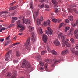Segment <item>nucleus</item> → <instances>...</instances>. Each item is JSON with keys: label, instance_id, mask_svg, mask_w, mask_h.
<instances>
[{"label": "nucleus", "instance_id": "1", "mask_svg": "<svg viewBox=\"0 0 78 78\" xmlns=\"http://www.w3.org/2000/svg\"><path fill=\"white\" fill-rule=\"evenodd\" d=\"M31 67V66L28 62H26L25 59H24L22 62V67L23 68H26L27 69H30Z\"/></svg>", "mask_w": 78, "mask_h": 78}, {"label": "nucleus", "instance_id": "2", "mask_svg": "<svg viewBox=\"0 0 78 78\" xmlns=\"http://www.w3.org/2000/svg\"><path fill=\"white\" fill-rule=\"evenodd\" d=\"M47 30L45 31V33L49 36V34L50 35H52L53 33V30L51 29V28L49 27H48L47 28Z\"/></svg>", "mask_w": 78, "mask_h": 78}, {"label": "nucleus", "instance_id": "3", "mask_svg": "<svg viewBox=\"0 0 78 78\" xmlns=\"http://www.w3.org/2000/svg\"><path fill=\"white\" fill-rule=\"evenodd\" d=\"M36 59L38 61H40L39 64L40 66H44V63L41 61L42 58L40 55H37V56H36Z\"/></svg>", "mask_w": 78, "mask_h": 78}, {"label": "nucleus", "instance_id": "4", "mask_svg": "<svg viewBox=\"0 0 78 78\" xmlns=\"http://www.w3.org/2000/svg\"><path fill=\"white\" fill-rule=\"evenodd\" d=\"M53 61L54 63L51 65V66L52 67H55V65L58 64L59 62V61L56 58H55L53 59Z\"/></svg>", "mask_w": 78, "mask_h": 78}, {"label": "nucleus", "instance_id": "5", "mask_svg": "<svg viewBox=\"0 0 78 78\" xmlns=\"http://www.w3.org/2000/svg\"><path fill=\"white\" fill-rule=\"evenodd\" d=\"M32 20H30V19H29L28 21V20L27 19H26V20L24 21V23H25V24L27 23V24H28V25H29V26H30Z\"/></svg>", "mask_w": 78, "mask_h": 78}, {"label": "nucleus", "instance_id": "6", "mask_svg": "<svg viewBox=\"0 0 78 78\" xmlns=\"http://www.w3.org/2000/svg\"><path fill=\"white\" fill-rule=\"evenodd\" d=\"M31 35L32 36V42L33 43L35 42L36 41V36H34V34L33 33H31Z\"/></svg>", "mask_w": 78, "mask_h": 78}, {"label": "nucleus", "instance_id": "7", "mask_svg": "<svg viewBox=\"0 0 78 78\" xmlns=\"http://www.w3.org/2000/svg\"><path fill=\"white\" fill-rule=\"evenodd\" d=\"M30 45V39L29 38L27 39L25 44V47L27 48H29V46Z\"/></svg>", "mask_w": 78, "mask_h": 78}, {"label": "nucleus", "instance_id": "8", "mask_svg": "<svg viewBox=\"0 0 78 78\" xmlns=\"http://www.w3.org/2000/svg\"><path fill=\"white\" fill-rule=\"evenodd\" d=\"M66 40L67 41H63V42L65 43V45H66L67 47H69L70 46V44L68 43L69 40L67 39H66Z\"/></svg>", "mask_w": 78, "mask_h": 78}, {"label": "nucleus", "instance_id": "9", "mask_svg": "<svg viewBox=\"0 0 78 78\" xmlns=\"http://www.w3.org/2000/svg\"><path fill=\"white\" fill-rule=\"evenodd\" d=\"M42 39L43 41L46 43L47 41V38L46 35L45 34H43L42 37Z\"/></svg>", "mask_w": 78, "mask_h": 78}, {"label": "nucleus", "instance_id": "10", "mask_svg": "<svg viewBox=\"0 0 78 78\" xmlns=\"http://www.w3.org/2000/svg\"><path fill=\"white\" fill-rule=\"evenodd\" d=\"M54 44L55 45L57 46H59L60 44V42L57 39L55 40Z\"/></svg>", "mask_w": 78, "mask_h": 78}, {"label": "nucleus", "instance_id": "11", "mask_svg": "<svg viewBox=\"0 0 78 78\" xmlns=\"http://www.w3.org/2000/svg\"><path fill=\"white\" fill-rule=\"evenodd\" d=\"M10 55L9 54H6L5 55V59L6 61H8L9 59Z\"/></svg>", "mask_w": 78, "mask_h": 78}, {"label": "nucleus", "instance_id": "12", "mask_svg": "<svg viewBox=\"0 0 78 78\" xmlns=\"http://www.w3.org/2000/svg\"><path fill=\"white\" fill-rule=\"evenodd\" d=\"M27 27H29V31L30 32H32L34 30V27L29 26V25H28V24H27Z\"/></svg>", "mask_w": 78, "mask_h": 78}, {"label": "nucleus", "instance_id": "13", "mask_svg": "<svg viewBox=\"0 0 78 78\" xmlns=\"http://www.w3.org/2000/svg\"><path fill=\"white\" fill-rule=\"evenodd\" d=\"M69 20L70 21H74V18L73 16L70 15L68 17Z\"/></svg>", "mask_w": 78, "mask_h": 78}, {"label": "nucleus", "instance_id": "14", "mask_svg": "<svg viewBox=\"0 0 78 78\" xmlns=\"http://www.w3.org/2000/svg\"><path fill=\"white\" fill-rule=\"evenodd\" d=\"M52 60L49 58H47L45 60V62L48 63V64H51V62H52Z\"/></svg>", "mask_w": 78, "mask_h": 78}, {"label": "nucleus", "instance_id": "15", "mask_svg": "<svg viewBox=\"0 0 78 78\" xmlns=\"http://www.w3.org/2000/svg\"><path fill=\"white\" fill-rule=\"evenodd\" d=\"M52 2L54 4V5L55 7H56L58 4L56 0H52Z\"/></svg>", "mask_w": 78, "mask_h": 78}, {"label": "nucleus", "instance_id": "16", "mask_svg": "<svg viewBox=\"0 0 78 78\" xmlns=\"http://www.w3.org/2000/svg\"><path fill=\"white\" fill-rule=\"evenodd\" d=\"M17 27H19L22 26V22L19 20L17 21Z\"/></svg>", "mask_w": 78, "mask_h": 78}, {"label": "nucleus", "instance_id": "17", "mask_svg": "<svg viewBox=\"0 0 78 78\" xmlns=\"http://www.w3.org/2000/svg\"><path fill=\"white\" fill-rule=\"evenodd\" d=\"M20 27V28H21L20 30V31L21 32L23 31V30H25V26H22V25L20 27Z\"/></svg>", "mask_w": 78, "mask_h": 78}, {"label": "nucleus", "instance_id": "18", "mask_svg": "<svg viewBox=\"0 0 78 78\" xmlns=\"http://www.w3.org/2000/svg\"><path fill=\"white\" fill-rule=\"evenodd\" d=\"M69 52V51L68 50H65L64 51H62L61 52V54L62 55H64L65 54H66L67 53Z\"/></svg>", "mask_w": 78, "mask_h": 78}, {"label": "nucleus", "instance_id": "19", "mask_svg": "<svg viewBox=\"0 0 78 78\" xmlns=\"http://www.w3.org/2000/svg\"><path fill=\"white\" fill-rule=\"evenodd\" d=\"M11 76V74L10 72H8L6 74V77L7 78H9Z\"/></svg>", "mask_w": 78, "mask_h": 78}, {"label": "nucleus", "instance_id": "20", "mask_svg": "<svg viewBox=\"0 0 78 78\" xmlns=\"http://www.w3.org/2000/svg\"><path fill=\"white\" fill-rule=\"evenodd\" d=\"M21 55V53L18 51H17L16 52V55L18 56L19 57Z\"/></svg>", "mask_w": 78, "mask_h": 78}, {"label": "nucleus", "instance_id": "21", "mask_svg": "<svg viewBox=\"0 0 78 78\" xmlns=\"http://www.w3.org/2000/svg\"><path fill=\"white\" fill-rule=\"evenodd\" d=\"M51 52L52 54L54 55H56L57 54V52L54 50H52Z\"/></svg>", "mask_w": 78, "mask_h": 78}, {"label": "nucleus", "instance_id": "22", "mask_svg": "<svg viewBox=\"0 0 78 78\" xmlns=\"http://www.w3.org/2000/svg\"><path fill=\"white\" fill-rule=\"evenodd\" d=\"M41 21H40V20L39 19H37V25H40L41 24Z\"/></svg>", "mask_w": 78, "mask_h": 78}, {"label": "nucleus", "instance_id": "23", "mask_svg": "<svg viewBox=\"0 0 78 78\" xmlns=\"http://www.w3.org/2000/svg\"><path fill=\"white\" fill-rule=\"evenodd\" d=\"M17 7V6H16L14 7H11L9 8V10H11V11L13 10L16 9Z\"/></svg>", "mask_w": 78, "mask_h": 78}, {"label": "nucleus", "instance_id": "24", "mask_svg": "<svg viewBox=\"0 0 78 78\" xmlns=\"http://www.w3.org/2000/svg\"><path fill=\"white\" fill-rule=\"evenodd\" d=\"M70 29V28L68 27H66L65 28V32H67L68 30H69Z\"/></svg>", "mask_w": 78, "mask_h": 78}, {"label": "nucleus", "instance_id": "25", "mask_svg": "<svg viewBox=\"0 0 78 78\" xmlns=\"http://www.w3.org/2000/svg\"><path fill=\"white\" fill-rule=\"evenodd\" d=\"M8 12L7 11H2L0 12V16L4 13H7Z\"/></svg>", "mask_w": 78, "mask_h": 78}, {"label": "nucleus", "instance_id": "26", "mask_svg": "<svg viewBox=\"0 0 78 78\" xmlns=\"http://www.w3.org/2000/svg\"><path fill=\"white\" fill-rule=\"evenodd\" d=\"M12 21H16L18 20V18L17 17H12Z\"/></svg>", "mask_w": 78, "mask_h": 78}, {"label": "nucleus", "instance_id": "27", "mask_svg": "<svg viewBox=\"0 0 78 78\" xmlns=\"http://www.w3.org/2000/svg\"><path fill=\"white\" fill-rule=\"evenodd\" d=\"M73 11L75 12L76 14H78V11L76 8H74L73 9Z\"/></svg>", "mask_w": 78, "mask_h": 78}, {"label": "nucleus", "instance_id": "28", "mask_svg": "<svg viewBox=\"0 0 78 78\" xmlns=\"http://www.w3.org/2000/svg\"><path fill=\"white\" fill-rule=\"evenodd\" d=\"M52 21L54 23H56L57 21V19H56V18H54L53 19Z\"/></svg>", "mask_w": 78, "mask_h": 78}, {"label": "nucleus", "instance_id": "29", "mask_svg": "<svg viewBox=\"0 0 78 78\" xmlns=\"http://www.w3.org/2000/svg\"><path fill=\"white\" fill-rule=\"evenodd\" d=\"M61 39L62 40V42H63V41H66L65 40H66V38L65 37H64V36H62L61 37Z\"/></svg>", "mask_w": 78, "mask_h": 78}, {"label": "nucleus", "instance_id": "30", "mask_svg": "<svg viewBox=\"0 0 78 78\" xmlns=\"http://www.w3.org/2000/svg\"><path fill=\"white\" fill-rule=\"evenodd\" d=\"M68 12H72L73 11V9L70 8H68Z\"/></svg>", "mask_w": 78, "mask_h": 78}, {"label": "nucleus", "instance_id": "31", "mask_svg": "<svg viewBox=\"0 0 78 78\" xmlns=\"http://www.w3.org/2000/svg\"><path fill=\"white\" fill-rule=\"evenodd\" d=\"M47 50L48 51V52H51V51L50 49V48H49V47L47 46Z\"/></svg>", "mask_w": 78, "mask_h": 78}, {"label": "nucleus", "instance_id": "32", "mask_svg": "<svg viewBox=\"0 0 78 78\" xmlns=\"http://www.w3.org/2000/svg\"><path fill=\"white\" fill-rule=\"evenodd\" d=\"M64 23H62L60 24V25H59V28H61V27H62L63 26V25H64Z\"/></svg>", "mask_w": 78, "mask_h": 78}, {"label": "nucleus", "instance_id": "33", "mask_svg": "<svg viewBox=\"0 0 78 78\" xmlns=\"http://www.w3.org/2000/svg\"><path fill=\"white\" fill-rule=\"evenodd\" d=\"M5 28L4 27H2V28H0V32H2V30H5Z\"/></svg>", "mask_w": 78, "mask_h": 78}, {"label": "nucleus", "instance_id": "34", "mask_svg": "<svg viewBox=\"0 0 78 78\" xmlns=\"http://www.w3.org/2000/svg\"><path fill=\"white\" fill-rule=\"evenodd\" d=\"M46 51H42L41 52V55H43L44 54H45L46 53Z\"/></svg>", "mask_w": 78, "mask_h": 78}, {"label": "nucleus", "instance_id": "35", "mask_svg": "<svg viewBox=\"0 0 78 78\" xmlns=\"http://www.w3.org/2000/svg\"><path fill=\"white\" fill-rule=\"evenodd\" d=\"M71 50L73 53H74L75 52V49L74 48L71 49Z\"/></svg>", "mask_w": 78, "mask_h": 78}, {"label": "nucleus", "instance_id": "36", "mask_svg": "<svg viewBox=\"0 0 78 78\" xmlns=\"http://www.w3.org/2000/svg\"><path fill=\"white\" fill-rule=\"evenodd\" d=\"M78 32V30H75L74 32V34L75 35L76 34H77V33Z\"/></svg>", "mask_w": 78, "mask_h": 78}, {"label": "nucleus", "instance_id": "37", "mask_svg": "<svg viewBox=\"0 0 78 78\" xmlns=\"http://www.w3.org/2000/svg\"><path fill=\"white\" fill-rule=\"evenodd\" d=\"M12 50H9L8 51V52H7L6 54H9V55L10 54H12Z\"/></svg>", "mask_w": 78, "mask_h": 78}, {"label": "nucleus", "instance_id": "38", "mask_svg": "<svg viewBox=\"0 0 78 78\" xmlns=\"http://www.w3.org/2000/svg\"><path fill=\"white\" fill-rule=\"evenodd\" d=\"M63 34L62 33H60L59 34L58 36V37L60 38L62 37L63 35Z\"/></svg>", "mask_w": 78, "mask_h": 78}, {"label": "nucleus", "instance_id": "39", "mask_svg": "<svg viewBox=\"0 0 78 78\" xmlns=\"http://www.w3.org/2000/svg\"><path fill=\"white\" fill-rule=\"evenodd\" d=\"M44 4H42V5H41V6H40V9L44 7Z\"/></svg>", "mask_w": 78, "mask_h": 78}, {"label": "nucleus", "instance_id": "40", "mask_svg": "<svg viewBox=\"0 0 78 78\" xmlns=\"http://www.w3.org/2000/svg\"><path fill=\"white\" fill-rule=\"evenodd\" d=\"M47 22L48 23V26H50V23L51 22L50 21V20H48V21H47Z\"/></svg>", "mask_w": 78, "mask_h": 78}, {"label": "nucleus", "instance_id": "41", "mask_svg": "<svg viewBox=\"0 0 78 78\" xmlns=\"http://www.w3.org/2000/svg\"><path fill=\"white\" fill-rule=\"evenodd\" d=\"M5 67V66L3 65V64H2L1 66H0V68L2 69H3Z\"/></svg>", "mask_w": 78, "mask_h": 78}, {"label": "nucleus", "instance_id": "42", "mask_svg": "<svg viewBox=\"0 0 78 78\" xmlns=\"http://www.w3.org/2000/svg\"><path fill=\"white\" fill-rule=\"evenodd\" d=\"M43 17L42 16H41V17H40V20L41 22L42 21H43Z\"/></svg>", "mask_w": 78, "mask_h": 78}, {"label": "nucleus", "instance_id": "43", "mask_svg": "<svg viewBox=\"0 0 78 78\" xmlns=\"http://www.w3.org/2000/svg\"><path fill=\"white\" fill-rule=\"evenodd\" d=\"M46 0H41L39 1V2L41 3H44L45 2Z\"/></svg>", "mask_w": 78, "mask_h": 78}, {"label": "nucleus", "instance_id": "44", "mask_svg": "<svg viewBox=\"0 0 78 78\" xmlns=\"http://www.w3.org/2000/svg\"><path fill=\"white\" fill-rule=\"evenodd\" d=\"M39 31H40V33H41V34L43 32L42 29L41 27L40 28V29H39Z\"/></svg>", "mask_w": 78, "mask_h": 78}, {"label": "nucleus", "instance_id": "45", "mask_svg": "<svg viewBox=\"0 0 78 78\" xmlns=\"http://www.w3.org/2000/svg\"><path fill=\"white\" fill-rule=\"evenodd\" d=\"M48 66V65L47 64H45L44 68H45V69H47V66Z\"/></svg>", "mask_w": 78, "mask_h": 78}, {"label": "nucleus", "instance_id": "46", "mask_svg": "<svg viewBox=\"0 0 78 78\" xmlns=\"http://www.w3.org/2000/svg\"><path fill=\"white\" fill-rule=\"evenodd\" d=\"M47 22H44V23H43V25L44 26H47Z\"/></svg>", "mask_w": 78, "mask_h": 78}, {"label": "nucleus", "instance_id": "47", "mask_svg": "<svg viewBox=\"0 0 78 78\" xmlns=\"http://www.w3.org/2000/svg\"><path fill=\"white\" fill-rule=\"evenodd\" d=\"M20 42L16 43L15 44H13L12 45H14V46H16V45H17L19 44H20Z\"/></svg>", "mask_w": 78, "mask_h": 78}, {"label": "nucleus", "instance_id": "48", "mask_svg": "<svg viewBox=\"0 0 78 78\" xmlns=\"http://www.w3.org/2000/svg\"><path fill=\"white\" fill-rule=\"evenodd\" d=\"M13 24H11L10 25H9V26L8 27V28H10L12 26H13Z\"/></svg>", "mask_w": 78, "mask_h": 78}, {"label": "nucleus", "instance_id": "49", "mask_svg": "<svg viewBox=\"0 0 78 78\" xmlns=\"http://www.w3.org/2000/svg\"><path fill=\"white\" fill-rule=\"evenodd\" d=\"M13 24H11L10 25H9V26L8 27V28H10L12 26H13Z\"/></svg>", "mask_w": 78, "mask_h": 78}, {"label": "nucleus", "instance_id": "50", "mask_svg": "<svg viewBox=\"0 0 78 78\" xmlns=\"http://www.w3.org/2000/svg\"><path fill=\"white\" fill-rule=\"evenodd\" d=\"M70 41H71V42H72V43H73L74 42V39L73 38H71V39H70Z\"/></svg>", "mask_w": 78, "mask_h": 78}, {"label": "nucleus", "instance_id": "51", "mask_svg": "<svg viewBox=\"0 0 78 78\" xmlns=\"http://www.w3.org/2000/svg\"><path fill=\"white\" fill-rule=\"evenodd\" d=\"M72 33L71 32H68L67 35L68 36H70L72 35Z\"/></svg>", "mask_w": 78, "mask_h": 78}, {"label": "nucleus", "instance_id": "52", "mask_svg": "<svg viewBox=\"0 0 78 78\" xmlns=\"http://www.w3.org/2000/svg\"><path fill=\"white\" fill-rule=\"evenodd\" d=\"M18 62V61L16 60H13V62H14V63H17Z\"/></svg>", "mask_w": 78, "mask_h": 78}, {"label": "nucleus", "instance_id": "53", "mask_svg": "<svg viewBox=\"0 0 78 78\" xmlns=\"http://www.w3.org/2000/svg\"><path fill=\"white\" fill-rule=\"evenodd\" d=\"M76 25V24L75 23L74 24H72V26H73V27H75Z\"/></svg>", "mask_w": 78, "mask_h": 78}, {"label": "nucleus", "instance_id": "54", "mask_svg": "<svg viewBox=\"0 0 78 78\" xmlns=\"http://www.w3.org/2000/svg\"><path fill=\"white\" fill-rule=\"evenodd\" d=\"M39 12V10L37 11V12H36V16H37Z\"/></svg>", "mask_w": 78, "mask_h": 78}, {"label": "nucleus", "instance_id": "55", "mask_svg": "<svg viewBox=\"0 0 78 78\" xmlns=\"http://www.w3.org/2000/svg\"><path fill=\"white\" fill-rule=\"evenodd\" d=\"M65 22L66 23H69V20H66Z\"/></svg>", "mask_w": 78, "mask_h": 78}, {"label": "nucleus", "instance_id": "56", "mask_svg": "<svg viewBox=\"0 0 78 78\" xmlns=\"http://www.w3.org/2000/svg\"><path fill=\"white\" fill-rule=\"evenodd\" d=\"M75 37H76V39L78 40V34H77L76 35Z\"/></svg>", "mask_w": 78, "mask_h": 78}, {"label": "nucleus", "instance_id": "57", "mask_svg": "<svg viewBox=\"0 0 78 78\" xmlns=\"http://www.w3.org/2000/svg\"><path fill=\"white\" fill-rule=\"evenodd\" d=\"M45 7L46 8H49L50 7L49 6L47 5H45Z\"/></svg>", "mask_w": 78, "mask_h": 78}, {"label": "nucleus", "instance_id": "58", "mask_svg": "<svg viewBox=\"0 0 78 78\" xmlns=\"http://www.w3.org/2000/svg\"><path fill=\"white\" fill-rule=\"evenodd\" d=\"M4 39H0V43L1 42H3L4 41Z\"/></svg>", "mask_w": 78, "mask_h": 78}, {"label": "nucleus", "instance_id": "59", "mask_svg": "<svg viewBox=\"0 0 78 78\" xmlns=\"http://www.w3.org/2000/svg\"><path fill=\"white\" fill-rule=\"evenodd\" d=\"M62 20H61V19H58V23H60L61 21H62Z\"/></svg>", "mask_w": 78, "mask_h": 78}, {"label": "nucleus", "instance_id": "60", "mask_svg": "<svg viewBox=\"0 0 78 78\" xmlns=\"http://www.w3.org/2000/svg\"><path fill=\"white\" fill-rule=\"evenodd\" d=\"M62 45L63 47H65V43H64L63 42V43H62Z\"/></svg>", "mask_w": 78, "mask_h": 78}, {"label": "nucleus", "instance_id": "61", "mask_svg": "<svg viewBox=\"0 0 78 78\" xmlns=\"http://www.w3.org/2000/svg\"><path fill=\"white\" fill-rule=\"evenodd\" d=\"M75 48L76 49H78V44L76 45Z\"/></svg>", "mask_w": 78, "mask_h": 78}, {"label": "nucleus", "instance_id": "62", "mask_svg": "<svg viewBox=\"0 0 78 78\" xmlns=\"http://www.w3.org/2000/svg\"><path fill=\"white\" fill-rule=\"evenodd\" d=\"M75 52V54L76 55H78V51H76Z\"/></svg>", "mask_w": 78, "mask_h": 78}, {"label": "nucleus", "instance_id": "63", "mask_svg": "<svg viewBox=\"0 0 78 78\" xmlns=\"http://www.w3.org/2000/svg\"><path fill=\"white\" fill-rule=\"evenodd\" d=\"M76 25H78V20H76Z\"/></svg>", "mask_w": 78, "mask_h": 78}, {"label": "nucleus", "instance_id": "64", "mask_svg": "<svg viewBox=\"0 0 78 78\" xmlns=\"http://www.w3.org/2000/svg\"><path fill=\"white\" fill-rule=\"evenodd\" d=\"M11 78H16L15 76L13 75L11 76Z\"/></svg>", "mask_w": 78, "mask_h": 78}]
</instances>
